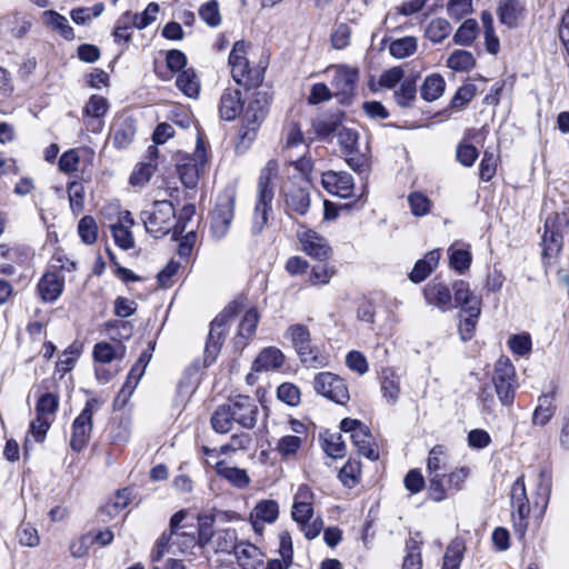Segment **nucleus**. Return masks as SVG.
Here are the masks:
<instances>
[{
	"mask_svg": "<svg viewBox=\"0 0 569 569\" xmlns=\"http://www.w3.org/2000/svg\"><path fill=\"white\" fill-rule=\"evenodd\" d=\"M563 236L561 231L556 228H548L545 223V233L542 236L543 254L552 256L560 252L563 244Z\"/></svg>",
	"mask_w": 569,
	"mask_h": 569,
	"instance_id": "nucleus-39",
	"label": "nucleus"
},
{
	"mask_svg": "<svg viewBox=\"0 0 569 569\" xmlns=\"http://www.w3.org/2000/svg\"><path fill=\"white\" fill-rule=\"evenodd\" d=\"M476 64L473 54L467 50H455L447 60V66L459 72L469 71Z\"/></svg>",
	"mask_w": 569,
	"mask_h": 569,
	"instance_id": "nucleus-40",
	"label": "nucleus"
},
{
	"mask_svg": "<svg viewBox=\"0 0 569 569\" xmlns=\"http://www.w3.org/2000/svg\"><path fill=\"white\" fill-rule=\"evenodd\" d=\"M353 446L358 449V453L368 458L369 460H378L379 452L371 443V433L369 429L363 426L351 436Z\"/></svg>",
	"mask_w": 569,
	"mask_h": 569,
	"instance_id": "nucleus-27",
	"label": "nucleus"
},
{
	"mask_svg": "<svg viewBox=\"0 0 569 569\" xmlns=\"http://www.w3.org/2000/svg\"><path fill=\"white\" fill-rule=\"evenodd\" d=\"M100 407L97 399H89L84 408L72 423V433L70 439V447L73 451L80 452L88 443L92 431V416L93 410Z\"/></svg>",
	"mask_w": 569,
	"mask_h": 569,
	"instance_id": "nucleus-12",
	"label": "nucleus"
},
{
	"mask_svg": "<svg viewBox=\"0 0 569 569\" xmlns=\"http://www.w3.org/2000/svg\"><path fill=\"white\" fill-rule=\"evenodd\" d=\"M298 239L301 243L302 250L311 258L320 261L327 260L331 254V247L328 240L317 233L316 231L308 229L298 232Z\"/></svg>",
	"mask_w": 569,
	"mask_h": 569,
	"instance_id": "nucleus-16",
	"label": "nucleus"
},
{
	"mask_svg": "<svg viewBox=\"0 0 569 569\" xmlns=\"http://www.w3.org/2000/svg\"><path fill=\"white\" fill-rule=\"evenodd\" d=\"M237 312V305H229L211 322L210 331L204 347V363H212L222 346L229 321Z\"/></svg>",
	"mask_w": 569,
	"mask_h": 569,
	"instance_id": "nucleus-7",
	"label": "nucleus"
},
{
	"mask_svg": "<svg viewBox=\"0 0 569 569\" xmlns=\"http://www.w3.org/2000/svg\"><path fill=\"white\" fill-rule=\"evenodd\" d=\"M44 23L53 31L58 32L66 40H73L74 33L72 27L69 24L68 19L53 10L43 12Z\"/></svg>",
	"mask_w": 569,
	"mask_h": 569,
	"instance_id": "nucleus-31",
	"label": "nucleus"
},
{
	"mask_svg": "<svg viewBox=\"0 0 569 569\" xmlns=\"http://www.w3.org/2000/svg\"><path fill=\"white\" fill-rule=\"evenodd\" d=\"M58 407L59 397L54 393L47 392L42 395L37 402V415L48 417L51 419V417L57 411Z\"/></svg>",
	"mask_w": 569,
	"mask_h": 569,
	"instance_id": "nucleus-55",
	"label": "nucleus"
},
{
	"mask_svg": "<svg viewBox=\"0 0 569 569\" xmlns=\"http://www.w3.org/2000/svg\"><path fill=\"white\" fill-rule=\"evenodd\" d=\"M146 231L154 238H161L174 231L176 210L168 200H157L149 210L141 212Z\"/></svg>",
	"mask_w": 569,
	"mask_h": 569,
	"instance_id": "nucleus-4",
	"label": "nucleus"
},
{
	"mask_svg": "<svg viewBox=\"0 0 569 569\" xmlns=\"http://www.w3.org/2000/svg\"><path fill=\"white\" fill-rule=\"evenodd\" d=\"M440 259V252L438 250L429 251L423 259L416 262L409 278L412 282L419 283L423 281L436 268Z\"/></svg>",
	"mask_w": 569,
	"mask_h": 569,
	"instance_id": "nucleus-26",
	"label": "nucleus"
},
{
	"mask_svg": "<svg viewBox=\"0 0 569 569\" xmlns=\"http://www.w3.org/2000/svg\"><path fill=\"white\" fill-rule=\"evenodd\" d=\"M511 351L518 356H527L531 351V338L529 333L513 335L508 340Z\"/></svg>",
	"mask_w": 569,
	"mask_h": 569,
	"instance_id": "nucleus-61",
	"label": "nucleus"
},
{
	"mask_svg": "<svg viewBox=\"0 0 569 569\" xmlns=\"http://www.w3.org/2000/svg\"><path fill=\"white\" fill-rule=\"evenodd\" d=\"M448 469V456L443 446H435L427 458L428 495L437 502L447 498L443 479Z\"/></svg>",
	"mask_w": 569,
	"mask_h": 569,
	"instance_id": "nucleus-5",
	"label": "nucleus"
},
{
	"mask_svg": "<svg viewBox=\"0 0 569 569\" xmlns=\"http://www.w3.org/2000/svg\"><path fill=\"white\" fill-rule=\"evenodd\" d=\"M234 217V196L223 193L218 197L216 207L211 213V233L217 240L228 233Z\"/></svg>",
	"mask_w": 569,
	"mask_h": 569,
	"instance_id": "nucleus-13",
	"label": "nucleus"
},
{
	"mask_svg": "<svg viewBox=\"0 0 569 569\" xmlns=\"http://www.w3.org/2000/svg\"><path fill=\"white\" fill-rule=\"evenodd\" d=\"M64 288V277L60 270L47 271L38 282L37 290L43 302H54Z\"/></svg>",
	"mask_w": 569,
	"mask_h": 569,
	"instance_id": "nucleus-18",
	"label": "nucleus"
},
{
	"mask_svg": "<svg viewBox=\"0 0 569 569\" xmlns=\"http://www.w3.org/2000/svg\"><path fill=\"white\" fill-rule=\"evenodd\" d=\"M405 77V70L401 67H393L385 70L378 80L381 88L393 89Z\"/></svg>",
	"mask_w": 569,
	"mask_h": 569,
	"instance_id": "nucleus-64",
	"label": "nucleus"
},
{
	"mask_svg": "<svg viewBox=\"0 0 569 569\" xmlns=\"http://www.w3.org/2000/svg\"><path fill=\"white\" fill-rule=\"evenodd\" d=\"M498 17L502 24L509 28L517 27L522 7L518 0H501L498 7Z\"/></svg>",
	"mask_w": 569,
	"mask_h": 569,
	"instance_id": "nucleus-30",
	"label": "nucleus"
},
{
	"mask_svg": "<svg viewBox=\"0 0 569 569\" xmlns=\"http://www.w3.org/2000/svg\"><path fill=\"white\" fill-rule=\"evenodd\" d=\"M478 23L473 19L466 20L457 30L453 36V41L457 44L469 46L476 38Z\"/></svg>",
	"mask_w": 569,
	"mask_h": 569,
	"instance_id": "nucleus-47",
	"label": "nucleus"
},
{
	"mask_svg": "<svg viewBox=\"0 0 569 569\" xmlns=\"http://www.w3.org/2000/svg\"><path fill=\"white\" fill-rule=\"evenodd\" d=\"M109 108L108 100L102 96L92 94L83 108V113L91 118L103 117Z\"/></svg>",
	"mask_w": 569,
	"mask_h": 569,
	"instance_id": "nucleus-53",
	"label": "nucleus"
},
{
	"mask_svg": "<svg viewBox=\"0 0 569 569\" xmlns=\"http://www.w3.org/2000/svg\"><path fill=\"white\" fill-rule=\"evenodd\" d=\"M199 16L209 27L214 28L221 23L219 4L216 0L202 4L199 9Z\"/></svg>",
	"mask_w": 569,
	"mask_h": 569,
	"instance_id": "nucleus-56",
	"label": "nucleus"
},
{
	"mask_svg": "<svg viewBox=\"0 0 569 569\" xmlns=\"http://www.w3.org/2000/svg\"><path fill=\"white\" fill-rule=\"evenodd\" d=\"M268 106L269 101L267 93L257 91L248 106L246 108L243 107L242 122L238 132V150H247L250 143L254 140L257 130L268 113Z\"/></svg>",
	"mask_w": 569,
	"mask_h": 569,
	"instance_id": "nucleus-3",
	"label": "nucleus"
},
{
	"mask_svg": "<svg viewBox=\"0 0 569 569\" xmlns=\"http://www.w3.org/2000/svg\"><path fill=\"white\" fill-rule=\"evenodd\" d=\"M492 381L497 396L503 406L512 405L515 400L516 369L507 358H500L495 365Z\"/></svg>",
	"mask_w": 569,
	"mask_h": 569,
	"instance_id": "nucleus-9",
	"label": "nucleus"
},
{
	"mask_svg": "<svg viewBox=\"0 0 569 569\" xmlns=\"http://www.w3.org/2000/svg\"><path fill=\"white\" fill-rule=\"evenodd\" d=\"M68 196L71 210L74 213H79L83 209L84 204V190L83 186L79 182H71L68 184Z\"/></svg>",
	"mask_w": 569,
	"mask_h": 569,
	"instance_id": "nucleus-63",
	"label": "nucleus"
},
{
	"mask_svg": "<svg viewBox=\"0 0 569 569\" xmlns=\"http://www.w3.org/2000/svg\"><path fill=\"white\" fill-rule=\"evenodd\" d=\"M450 266L459 273H463L471 264V253L465 249H449Z\"/></svg>",
	"mask_w": 569,
	"mask_h": 569,
	"instance_id": "nucleus-57",
	"label": "nucleus"
},
{
	"mask_svg": "<svg viewBox=\"0 0 569 569\" xmlns=\"http://www.w3.org/2000/svg\"><path fill=\"white\" fill-rule=\"evenodd\" d=\"M361 472V465L357 460L349 459L346 465L341 468L339 472V479L340 481L351 488L353 487L359 479Z\"/></svg>",
	"mask_w": 569,
	"mask_h": 569,
	"instance_id": "nucleus-52",
	"label": "nucleus"
},
{
	"mask_svg": "<svg viewBox=\"0 0 569 569\" xmlns=\"http://www.w3.org/2000/svg\"><path fill=\"white\" fill-rule=\"evenodd\" d=\"M451 32L450 23L443 19L438 18L432 20L426 28V37L435 43L443 41Z\"/></svg>",
	"mask_w": 569,
	"mask_h": 569,
	"instance_id": "nucleus-43",
	"label": "nucleus"
},
{
	"mask_svg": "<svg viewBox=\"0 0 569 569\" xmlns=\"http://www.w3.org/2000/svg\"><path fill=\"white\" fill-rule=\"evenodd\" d=\"M312 128L316 134L321 139L329 138L336 131L340 129V120L337 116H326L319 119H316L312 122Z\"/></svg>",
	"mask_w": 569,
	"mask_h": 569,
	"instance_id": "nucleus-44",
	"label": "nucleus"
},
{
	"mask_svg": "<svg viewBox=\"0 0 569 569\" xmlns=\"http://www.w3.org/2000/svg\"><path fill=\"white\" fill-rule=\"evenodd\" d=\"M286 208L289 216L292 213L305 216L310 208V192L308 188L292 187L284 196Z\"/></svg>",
	"mask_w": 569,
	"mask_h": 569,
	"instance_id": "nucleus-23",
	"label": "nucleus"
},
{
	"mask_svg": "<svg viewBox=\"0 0 569 569\" xmlns=\"http://www.w3.org/2000/svg\"><path fill=\"white\" fill-rule=\"evenodd\" d=\"M381 392L391 403H395L400 393L399 378L391 369H383L381 372Z\"/></svg>",
	"mask_w": 569,
	"mask_h": 569,
	"instance_id": "nucleus-36",
	"label": "nucleus"
},
{
	"mask_svg": "<svg viewBox=\"0 0 569 569\" xmlns=\"http://www.w3.org/2000/svg\"><path fill=\"white\" fill-rule=\"evenodd\" d=\"M418 43L415 37H403L393 40L389 46V52L397 59H405L413 54L417 50Z\"/></svg>",
	"mask_w": 569,
	"mask_h": 569,
	"instance_id": "nucleus-41",
	"label": "nucleus"
},
{
	"mask_svg": "<svg viewBox=\"0 0 569 569\" xmlns=\"http://www.w3.org/2000/svg\"><path fill=\"white\" fill-rule=\"evenodd\" d=\"M465 552V543L461 539H455L447 547L443 556L442 569H459Z\"/></svg>",
	"mask_w": 569,
	"mask_h": 569,
	"instance_id": "nucleus-37",
	"label": "nucleus"
},
{
	"mask_svg": "<svg viewBox=\"0 0 569 569\" xmlns=\"http://www.w3.org/2000/svg\"><path fill=\"white\" fill-rule=\"evenodd\" d=\"M452 291L453 309L460 308V315L462 312H475L481 310V298L471 291L469 282L465 280H456L452 283Z\"/></svg>",
	"mask_w": 569,
	"mask_h": 569,
	"instance_id": "nucleus-17",
	"label": "nucleus"
},
{
	"mask_svg": "<svg viewBox=\"0 0 569 569\" xmlns=\"http://www.w3.org/2000/svg\"><path fill=\"white\" fill-rule=\"evenodd\" d=\"M321 183L325 190L340 198L351 197L355 187L352 176L346 171L329 170L323 172Z\"/></svg>",
	"mask_w": 569,
	"mask_h": 569,
	"instance_id": "nucleus-15",
	"label": "nucleus"
},
{
	"mask_svg": "<svg viewBox=\"0 0 569 569\" xmlns=\"http://www.w3.org/2000/svg\"><path fill=\"white\" fill-rule=\"evenodd\" d=\"M330 82L333 96L338 98L341 104H350L356 93L359 81V69L349 66H337Z\"/></svg>",
	"mask_w": 569,
	"mask_h": 569,
	"instance_id": "nucleus-11",
	"label": "nucleus"
},
{
	"mask_svg": "<svg viewBox=\"0 0 569 569\" xmlns=\"http://www.w3.org/2000/svg\"><path fill=\"white\" fill-rule=\"evenodd\" d=\"M417 78V76L406 78L399 89L393 92L395 101L400 108H409L416 100Z\"/></svg>",
	"mask_w": 569,
	"mask_h": 569,
	"instance_id": "nucleus-32",
	"label": "nucleus"
},
{
	"mask_svg": "<svg viewBox=\"0 0 569 569\" xmlns=\"http://www.w3.org/2000/svg\"><path fill=\"white\" fill-rule=\"evenodd\" d=\"M359 133L356 129L342 127L338 131V142L346 156L353 154L358 149Z\"/></svg>",
	"mask_w": 569,
	"mask_h": 569,
	"instance_id": "nucleus-46",
	"label": "nucleus"
},
{
	"mask_svg": "<svg viewBox=\"0 0 569 569\" xmlns=\"http://www.w3.org/2000/svg\"><path fill=\"white\" fill-rule=\"evenodd\" d=\"M302 445V439L298 436H283L278 440L277 451L282 457H290L297 453Z\"/></svg>",
	"mask_w": 569,
	"mask_h": 569,
	"instance_id": "nucleus-60",
	"label": "nucleus"
},
{
	"mask_svg": "<svg viewBox=\"0 0 569 569\" xmlns=\"http://www.w3.org/2000/svg\"><path fill=\"white\" fill-rule=\"evenodd\" d=\"M277 397L282 402L293 407L300 402V390L293 383L284 382L278 387Z\"/></svg>",
	"mask_w": 569,
	"mask_h": 569,
	"instance_id": "nucleus-62",
	"label": "nucleus"
},
{
	"mask_svg": "<svg viewBox=\"0 0 569 569\" xmlns=\"http://www.w3.org/2000/svg\"><path fill=\"white\" fill-rule=\"evenodd\" d=\"M216 471L220 477L239 489L246 488L250 483V478L244 469L230 467L223 461H219L216 465Z\"/></svg>",
	"mask_w": 569,
	"mask_h": 569,
	"instance_id": "nucleus-28",
	"label": "nucleus"
},
{
	"mask_svg": "<svg viewBox=\"0 0 569 569\" xmlns=\"http://www.w3.org/2000/svg\"><path fill=\"white\" fill-rule=\"evenodd\" d=\"M241 91L238 88H227L220 98L219 113L226 121L234 120L243 110Z\"/></svg>",
	"mask_w": 569,
	"mask_h": 569,
	"instance_id": "nucleus-21",
	"label": "nucleus"
},
{
	"mask_svg": "<svg viewBox=\"0 0 569 569\" xmlns=\"http://www.w3.org/2000/svg\"><path fill=\"white\" fill-rule=\"evenodd\" d=\"M279 505L276 500L266 499L259 501L251 512V518H254L253 525L258 521L272 523L278 519Z\"/></svg>",
	"mask_w": 569,
	"mask_h": 569,
	"instance_id": "nucleus-33",
	"label": "nucleus"
},
{
	"mask_svg": "<svg viewBox=\"0 0 569 569\" xmlns=\"http://www.w3.org/2000/svg\"><path fill=\"white\" fill-rule=\"evenodd\" d=\"M556 392L541 395L538 398V406L532 413V423L536 426H546L556 412Z\"/></svg>",
	"mask_w": 569,
	"mask_h": 569,
	"instance_id": "nucleus-24",
	"label": "nucleus"
},
{
	"mask_svg": "<svg viewBox=\"0 0 569 569\" xmlns=\"http://www.w3.org/2000/svg\"><path fill=\"white\" fill-rule=\"evenodd\" d=\"M247 43L243 40L237 41L229 54L228 62L231 67V74L238 84L246 87L257 86L262 81V74L259 70L249 68L247 59Z\"/></svg>",
	"mask_w": 569,
	"mask_h": 569,
	"instance_id": "nucleus-6",
	"label": "nucleus"
},
{
	"mask_svg": "<svg viewBox=\"0 0 569 569\" xmlns=\"http://www.w3.org/2000/svg\"><path fill=\"white\" fill-rule=\"evenodd\" d=\"M288 332L301 361L307 366L316 367L319 362L317 357L312 356L308 328L302 325H295L288 329Z\"/></svg>",
	"mask_w": 569,
	"mask_h": 569,
	"instance_id": "nucleus-19",
	"label": "nucleus"
},
{
	"mask_svg": "<svg viewBox=\"0 0 569 569\" xmlns=\"http://www.w3.org/2000/svg\"><path fill=\"white\" fill-rule=\"evenodd\" d=\"M1 26L10 28L12 34L17 38L26 36L31 28V20L27 17H19V14H8L1 20Z\"/></svg>",
	"mask_w": 569,
	"mask_h": 569,
	"instance_id": "nucleus-42",
	"label": "nucleus"
},
{
	"mask_svg": "<svg viewBox=\"0 0 569 569\" xmlns=\"http://www.w3.org/2000/svg\"><path fill=\"white\" fill-rule=\"evenodd\" d=\"M110 229L114 242L119 248L123 250H129L133 248L134 240L132 232L130 231V229H128V226H124L123 223H113L110 226Z\"/></svg>",
	"mask_w": 569,
	"mask_h": 569,
	"instance_id": "nucleus-48",
	"label": "nucleus"
},
{
	"mask_svg": "<svg viewBox=\"0 0 569 569\" xmlns=\"http://www.w3.org/2000/svg\"><path fill=\"white\" fill-rule=\"evenodd\" d=\"M279 164L276 160H269L266 166L260 170L257 197L254 204V212L252 216L251 233L253 236L260 234L264 229L269 213L272 210V200L274 191L272 180L278 176Z\"/></svg>",
	"mask_w": 569,
	"mask_h": 569,
	"instance_id": "nucleus-2",
	"label": "nucleus"
},
{
	"mask_svg": "<svg viewBox=\"0 0 569 569\" xmlns=\"http://www.w3.org/2000/svg\"><path fill=\"white\" fill-rule=\"evenodd\" d=\"M312 386L318 395L338 405H346L350 399L345 380L332 372L323 371L317 373L313 378Z\"/></svg>",
	"mask_w": 569,
	"mask_h": 569,
	"instance_id": "nucleus-10",
	"label": "nucleus"
},
{
	"mask_svg": "<svg viewBox=\"0 0 569 569\" xmlns=\"http://www.w3.org/2000/svg\"><path fill=\"white\" fill-rule=\"evenodd\" d=\"M233 553L242 569H259L262 565V552L250 542L241 541L234 545Z\"/></svg>",
	"mask_w": 569,
	"mask_h": 569,
	"instance_id": "nucleus-22",
	"label": "nucleus"
},
{
	"mask_svg": "<svg viewBox=\"0 0 569 569\" xmlns=\"http://www.w3.org/2000/svg\"><path fill=\"white\" fill-rule=\"evenodd\" d=\"M407 555L403 559L402 569H421L420 547L416 539L406 542Z\"/></svg>",
	"mask_w": 569,
	"mask_h": 569,
	"instance_id": "nucleus-50",
	"label": "nucleus"
},
{
	"mask_svg": "<svg viewBox=\"0 0 569 569\" xmlns=\"http://www.w3.org/2000/svg\"><path fill=\"white\" fill-rule=\"evenodd\" d=\"M176 84L189 98H196L199 94L200 82L192 69L182 70L177 77Z\"/></svg>",
	"mask_w": 569,
	"mask_h": 569,
	"instance_id": "nucleus-35",
	"label": "nucleus"
},
{
	"mask_svg": "<svg viewBox=\"0 0 569 569\" xmlns=\"http://www.w3.org/2000/svg\"><path fill=\"white\" fill-rule=\"evenodd\" d=\"M510 500L512 506V522L515 531L523 538L528 529L530 505L527 497L525 477L520 476L511 486Z\"/></svg>",
	"mask_w": 569,
	"mask_h": 569,
	"instance_id": "nucleus-8",
	"label": "nucleus"
},
{
	"mask_svg": "<svg viewBox=\"0 0 569 569\" xmlns=\"http://www.w3.org/2000/svg\"><path fill=\"white\" fill-rule=\"evenodd\" d=\"M143 373V369H140L133 365L127 377L124 385L122 386L120 392L117 396L116 401L123 397V402H126V400L132 395L134 388L137 387Z\"/></svg>",
	"mask_w": 569,
	"mask_h": 569,
	"instance_id": "nucleus-58",
	"label": "nucleus"
},
{
	"mask_svg": "<svg viewBox=\"0 0 569 569\" xmlns=\"http://www.w3.org/2000/svg\"><path fill=\"white\" fill-rule=\"evenodd\" d=\"M259 408L253 398L236 395L218 406L210 418L212 429L218 433H228L233 423L244 429H253L257 425Z\"/></svg>",
	"mask_w": 569,
	"mask_h": 569,
	"instance_id": "nucleus-1",
	"label": "nucleus"
},
{
	"mask_svg": "<svg viewBox=\"0 0 569 569\" xmlns=\"http://www.w3.org/2000/svg\"><path fill=\"white\" fill-rule=\"evenodd\" d=\"M136 133L137 121L132 116L122 113L116 117L110 130L112 144L114 148H128L133 142Z\"/></svg>",
	"mask_w": 569,
	"mask_h": 569,
	"instance_id": "nucleus-14",
	"label": "nucleus"
},
{
	"mask_svg": "<svg viewBox=\"0 0 569 569\" xmlns=\"http://www.w3.org/2000/svg\"><path fill=\"white\" fill-rule=\"evenodd\" d=\"M466 313L468 317L460 320L459 323V335L462 341H469L475 336L478 318L481 313V310Z\"/></svg>",
	"mask_w": 569,
	"mask_h": 569,
	"instance_id": "nucleus-59",
	"label": "nucleus"
},
{
	"mask_svg": "<svg viewBox=\"0 0 569 569\" xmlns=\"http://www.w3.org/2000/svg\"><path fill=\"white\" fill-rule=\"evenodd\" d=\"M446 89V81L439 73L429 74L420 87L421 98L428 102L439 99Z\"/></svg>",
	"mask_w": 569,
	"mask_h": 569,
	"instance_id": "nucleus-29",
	"label": "nucleus"
},
{
	"mask_svg": "<svg viewBox=\"0 0 569 569\" xmlns=\"http://www.w3.org/2000/svg\"><path fill=\"white\" fill-rule=\"evenodd\" d=\"M283 360L284 357L279 349L269 347L259 353L253 361L252 369L256 371L276 370L282 366Z\"/></svg>",
	"mask_w": 569,
	"mask_h": 569,
	"instance_id": "nucleus-25",
	"label": "nucleus"
},
{
	"mask_svg": "<svg viewBox=\"0 0 569 569\" xmlns=\"http://www.w3.org/2000/svg\"><path fill=\"white\" fill-rule=\"evenodd\" d=\"M178 173L182 184L186 188L193 189L199 180V166L193 160H189L178 166Z\"/></svg>",
	"mask_w": 569,
	"mask_h": 569,
	"instance_id": "nucleus-45",
	"label": "nucleus"
},
{
	"mask_svg": "<svg viewBox=\"0 0 569 569\" xmlns=\"http://www.w3.org/2000/svg\"><path fill=\"white\" fill-rule=\"evenodd\" d=\"M124 357V347L121 343L111 345L109 342H98L93 348V358L101 363H110L116 359Z\"/></svg>",
	"mask_w": 569,
	"mask_h": 569,
	"instance_id": "nucleus-34",
	"label": "nucleus"
},
{
	"mask_svg": "<svg viewBox=\"0 0 569 569\" xmlns=\"http://www.w3.org/2000/svg\"><path fill=\"white\" fill-rule=\"evenodd\" d=\"M423 296L428 305L442 312L453 309L451 290L442 282L430 281L423 289Z\"/></svg>",
	"mask_w": 569,
	"mask_h": 569,
	"instance_id": "nucleus-20",
	"label": "nucleus"
},
{
	"mask_svg": "<svg viewBox=\"0 0 569 569\" xmlns=\"http://www.w3.org/2000/svg\"><path fill=\"white\" fill-rule=\"evenodd\" d=\"M156 169H157V163L144 162V161L140 162L134 168V170L132 171V173L130 176V183L132 186L146 184L152 177Z\"/></svg>",
	"mask_w": 569,
	"mask_h": 569,
	"instance_id": "nucleus-54",
	"label": "nucleus"
},
{
	"mask_svg": "<svg viewBox=\"0 0 569 569\" xmlns=\"http://www.w3.org/2000/svg\"><path fill=\"white\" fill-rule=\"evenodd\" d=\"M498 157L489 150L483 152V157L479 164V177L482 181L489 182L496 174Z\"/></svg>",
	"mask_w": 569,
	"mask_h": 569,
	"instance_id": "nucleus-51",
	"label": "nucleus"
},
{
	"mask_svg": "<svg viewBox=\"0 0 569 569\" xmlns=\"http://www.w3.org/2000/svg\"><path fill=\"white\" fill-rule=\"evenodd\" d=\"M78 233L81 240L87 244L96 242L98 237V226L91 216H84L78 223Z\"/></svg>",
	"mask_w": 569,
	"mask_h": 569,
	"instance_id": "nucleus-49",
	"label": "nucleus"
},
{
	"mask_svg": "<svg viewBox=\"0 0 569 569\" xmlns=\"http://www.w3.org/2000/svg\"><path fill=\"white\" fill-rule=\"evenodd\" d=\"M259 321V315L257 309L251 308L244 313L238 330L237 345H246V340L250 338L254 332Z\"/></svg>",
	"mask_w": 569,
	"mask_h": 569,
	"instance_id": "nucleus-38",
	"label": "nucleus"
}]
</instances>
